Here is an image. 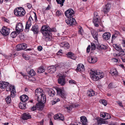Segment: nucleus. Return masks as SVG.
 Segmentation results:
<instances>
[{
  "instance_id": "nucleus-2",
  "label": "nucleus",
  "mask_w": 125,
  "mask_h": 125,
  "mask_svg": "<svg viewBox=\"0 0 125 125\" xmlns=\"http://www.w3.org/2000/svg\"><path fill=\"white\" fill-rule=\"evenodd\" d=\"M90 75L93 80L95 81L99 80L104 77L103 73L93 71H91L90 73Z\"/></svg>"
},
{
  "instance_id": "nucleus-13",
  "label": "nucleus",
  "mask_w": 125,
  "mask_h": 125,
  "mask_svg": "<svg viewBox=\"0 0 125 125\" xmlns=\"http://www.w3.org/2000/svg\"><path fill=\"white\" fill-rule=\"evenodd\" d=\"M58 82L61 85H64L66 83L65 77L63 76H59L58 79Z\"/></svg>"
},
{
  "instance_id": "nucleus-37",
  "label": "nucleus",
  "mask_w": 125,
  "mask_h": 125,
  "mask_svg": "<svg viewBox=\"0 0 125 125\" xmlns=\"http://www.w3.org/2000/svg\"><path fill=\"white\" fill-rule=\"evenodd\" d=\"M27 72L28 74L31 76H34L35 74V72L32 69L30 70L29 71H27Z\"/></svg>"
},
{
  "instance_id": "nucleus-36",
  "label": "nucleus",
  "mask_w": 125,
  "mask_h": 125,
  "mask_svg": "<svg viewBox=\"0 0 125 125\" xmlns=\"http://www.w3.org/2000/svg\"><path fill=\"white\" fill-rule=\"evenodd\" d=\"M6 102L7 104L10 103L11 101V97L10 95H9L5 98Z\"/></svg>"
},
{
  "instance_id": "nucleus-29",
  "label": "nucleus",
  "mask_w": 125,
  "mask_h": 125,
  "mask_svg": "<svg viewBox=\"0 0 125 125\" xmlns=\"http://www.w3.org/2000/svg\"><path fill=\"white\" fill-rule=\"evenodd\" d=\"M48 92L49 95L51 97L53 96L56 93L55 91L52 89L49 90Z\"/></svg>"
},
{
  "instance_id": "nucleus-10",
  "label": "nucleus",
  "mask_w": 125,
  "mask_h": 125,
  "mask_svg": "<svg viewBox=\"0 0 125 125\" xmlns=\"http://www.w3.org/2000/svg\"><path fill=\"white\" fill-rule=\"evenodd\" d=\"M10 29L5 26L2 27L1 30L0 31L1 33L5 36L8 35L10 33Z\"/></svg>"
},
{
  "instance_id": "nucleus-25",
  "label": "nucleus",
  "mask_w": 125,
  "mask_h": 125,
  "mask_svg": "<svg viewBox=\"0 0 125 125\" xmlns=\"http://www.w3.org/2000/svg\"><path fill=\"white\" fill-rule=\"evenodd\" d=\"M88 61L89 63H94L97 62V59L94 57L91 56L89 58Z\"/></svg>"
},
{
  "instance_id": "nucleus-16",
  "label": "nucleus",
  "mask_w": 125,
  "mask_h": 125,
  "mask_svg": "<svg viewBox=\"0 0 125 125\" xmlns=\"http://www.w3.org/2000/svg\"><path fill=\"white\" fill-rule=\"evenodd\" d=\"M66 56L68 58L72 59L73 60H75L77 57L74 54L71 52H69L66 54Z\"/></svg>"
},
{
  "instance_id": "nucleus-61",
  "label": "nucleus",
  "mask_w": 125,
  "mask_h": 125,
  "mask_svg": "<svg viewBox=\"0 0 125 125\" xmlns=\"http://www.w3.org/2000/svg\"><path fill=\"white\" fill-rule=\"evenodd\" d=\"M122 44L123 46L125 47V40H122Z\"/></svg>"
},
{
  "instance_id": "nucleus-22",
  "label": "nucleus",
  "mask_w": 125,
  "mask_h": 125,
  "mask_svg": "<svg viewBox=\"0 0 125 125\" xmlns=\"http://www.w3.org/2000/svg\"><path fill=\"white\" fill-rule=\"evenodd\" d=\"M80 121L83 125H87V119L85 116H81L80 117Z\"/></svg>"
},
{
  "instance_id": "nucleus-60",
  "label": "nucleus",
  "mask_w": 125,
  "mask_h": 125,
  "mask_svg": "<svg viewBox=\"0 0 125 125\" xmlns=\"http://www.w3.org/2000/svg\"><path fill=\"white\" fill-rule=\"evenodd\" d=\"M51 8L49 5H48V6L46 8L45 10H48L51 9Z\"/></svg>"
},
{
  "instance_id": "nucleus-9",
  "label": "nucleus",
  "mask_w": 125,
  "mask_h": 125,
  "mask_svg": "<svg viewBox=\"0 0 125 125\" xmlns=\"http://www.w3.org/2000/svg\"><path fill=\"white\" fill-rule=\"evenodd\" d=\"M65 16L68 18L73 17L74 15V11L71 9H69L66 11L65 12Z\"/></svg>"
},
{
  "instance_id": "nucleus-57",
  "label": "nucleus",
  "mask_w": 125,
  "mask_h": 125,
  "mask_svg": "<svg viewBox=\"0 0 125 125\" xmlns=\"http://www.w3.org/2000/svg\"><path fill=\"white\" fill-rule=\"evenodd\" d=\"M42 47L41 46H39L38 47L37 49L39 51H41L42 50Z\"/></svg>"
},
{
  "instance_id": "nucleus-12",
  "label": "nucleus",
  "mask_w": 125,
  "mask_h": 125,
  "mask_svg": "<svg viewBox=\"0 0 125 125\" xmlns=\"http://www.w3.org/2000/svg\"><path fill=\"white\" fill-rule=\"evenodd\" d=\"M44 93L42 90L40 88L36 89L35 91V94L37 96V99H40V97L43 95Z\"/></svg>"
},
{
  "instance_id": "nucleus-28",
  "label": "nucleus",
  "mask_w": 125,
  "mask_h": 125,
  "mask_svg": "<svg viewBox=\"0 0 125 125\" xmlns=\"http://www.w3.org/2000/svg\"><path fill=\"white\" fill-rule=\"evenodd\" d=\"M61 45L62 47H64V48L67 49L70 47V45L67 42H62L61 44Z\"/></svg>"
},
{
  "instance_id": "nucleus-5",
  "label": "nucleus",
  "mask_w": 125,
  "mask_h": 125,
  "mask_svg": "<svg viewBox=\"0 0 125 125\" xmlns=\"http://www.w3.org/2000/svg\"><path fill=\"white\" fill-rule=\"evenodd\" d=\"M12 85H10L9 83L7 82L3 81H0V87L2 89H3L6 87V91H11Z\"/></svg>"
},
{
  "instance_id": "nucleus-35",
  "label": "nucleus",
  "mask_w": 125,
  "mask_h": 125,
  "mask_svg": "<svg viewBox=\"0 0 125 125\" xmlns=\"http://www.w3.org/2000/svg\"><path fill=\"white\" fill-rule=\"evenodd\" d=\"M19 33H17V32L16 31H14L11 33L10 36L12 38H14Z\"/></svg>"
},
{
  "instance_id": "nucleus-40",
  "label": "nucleus",
  "mask_w": 125,
  "mask_h": 125,
  "mask_svg": "<svg viewBox=\"0 0 125 125\" xmlns=\"http://www.w3.org/2000/svg\"><path fill=\"white\" fill-rule=\"evenodd\" d=\"M120 52V53H119L117 54H116V56H118V57L119 56H124L125 54V52L123 49L122 51L121 52Z\"/></svg>"
},
{
  "instance_id": "nucleus-48",
  "label": "nucleus",
  "mask_w": 125,
  "mask_h": 125,
  "mask_svg": "<svg viewBox=\"0 0 125 125\" xmlns=\"http://www.w3.org/2000/svg\"><path fill=\"white\" fill-rule=\"evenodd\" d=\"M60 99L58 98H57V99H54V100L52 101V104L53 105L54 104L60 101Z\"/></svg>"
},
{
  "instance_id": "nucleus-64",
  "label": "nucleus",
  "mask_w": 125,
  "mask_h": 125,
  "mask_svg": "<svg viewBox=\"0 0 125 125\" xmlns=\"http://www.w3.org/2000/svg\"><path fill=\"white\" fill-rule=\"evenodd\" d=\"M62 51V50H60L57 53V54L58 55H60V53H62L61 51Z\"/></svg>"
},
{
  "instance_id": "nucleus-27",
  "label": "nucleus",
  "mask_w": 125,
  "mask_h": 125,
  "mask_svg": "<svg viewBox=\"0 0 125 125\" xmlns=\"http://www.w3.org/2000/svg\"><path fill=\"white\" fill-rule=\"evenodd\" d=\"M39 103L36 104L37 107L38 108V110H42L43 107V104L44 103H42V102H39L38 101Z\"/></svg>"
},
{
  "instance_id": "nucleus-17",
  "label": "nucleus",
  "mask_w": 125,
  "mask_h": 125,
  "mask_svg": "<svg viewBox=\"0 0 125 125\" xmlns=\"http://www.w3.org/2000/svg\"><path fill=\"white\" fill-rule=\"evenodd\" d=\"M31 116L28 113H24L22 115L21 118L23 120H27L31 118Z\"/></svg>"
},
{
  "instance_id": "nucleus-20",
  "label": "nucleus",
  "mask_w": 125,
  "mask_h": 125,
  "mask_svg": "<svg viewBox=\"0 0 125 125\" xmlns=\"http://www.w3.org/2000/svg\"><path fill=\"white\" fill-rule=\"evenodd\" d=\"M111 34L109 32H107L104 33L102 35L103 39L105 40H108L111 37Z\"/></svg>"
},
{
  "instance_id": "nucleus-8",
  "label": "nucleus",
  "mask_w": 125,
  "mask_h": 125,
  "mask_svg": "<svg viewBox=\"0 0 125 125\" xmlns=\"http://www.w3.org/2000/svg\"><path fill=\"white\" fill-rule=\"evenodd\" d=\"M67 20H65L66 22L69 26H72L73 25H76V21L75 19L73 17H70Z\"/></svg>"
},
{
  "instance_id": "nucleus-43",
  "label": "nucleus",
  "mask_w": 125,
  "mask_h": 125,
  "mask_svg": "<svg viewBox=\"0 0 125 125\" xmlns=\"http://www.w3.org/2000/svg\"><path fill=\"white\" fill-rule=\"evenodd\" d=\"M91 49L92 50H94L96 48V46L95 44L93 43H91Z\"/></svg>"
},
{
  "instance_id": "nucleus-51",
  "label": "nucleus",
  "mask_w": 125,
  "mask_h": 125,
  "mask_svg": "<svg viewBox=\"0 0 125 125\" xmlns=\"http://www.w3.org/2000/svg\"><path fill=\"white\" fill-rule=\"evenodd\" d=\"M37 106H36V105L35 106H33L32 107H31V109L32 111H34L35 110L37 109L38 108L37 107Z\"/></svg>"
},
{
  "instance_id": "nucleus-58",
  "label": "nucleus",
  "mask_w": 125,
  "mask_h": 125,
  "mask_svg": "<svg viewBox=\"0 0 125 125\" xmlns=\"http://www.w3.org/2000/svg\"><path fill=\"white\" fill-rule=\"evenodd\" d=\"M112 60L114 62H118V59L115 58H113L112 59Z\"/></svg>"
},
{
  "instance_id": "nucleus-41",
  "label": "nucleus",
  "mask_w": 125,
  "mask_h": 125,
  "mask_svg": "<svg viewBox=\"0 0 125 125\" xmlns=\"http://www.w3.org/2000/svg\"><path fill=\"white\" fill-rule=\"evenodd\" d=\"M22 44H20L17 45L16 47V49L17 51H20L21 50V48L22 47Z\"/></svg>"
},
{
  "instance_id": "nucleus-34",
  "label": "nucleus",
  "mask_w": 125,
  "mask_h": 125,
  "mask_svg": "<svg viewBox=\"0 0 125 125\" xmlns=\"http://www.w3.org/2000/svg\"><path fill=\"white\" fill-rule=\"evenodd\" d=\"M20 103L19 104V107L21 109H25L26 108V105L25 104V103Z\"/></svg>"
},
{
  "instance_id": "nucleus-1",
  "label": "nucleus",
  "mask_w": 125,
  "mask_h": 125,
  "mask_svg": "<svg viewBox=\"0 0 125 125\" xmlns=\"http://www.w3.org/2000/svg\"><path fill=\"white\" fill-rule=\"evenodd\" d=\"M41 31L44 35V38L46 41H47L50 40L52 35L51 32H56L57 31V30L55 28L51 29L50 27L45 25L42 27Z\"/></svg>"
},
{
  "instance_id": "nucleus-19",
  "label": "nucleus",
  "mask_w": 125,
  "mask_h": 125,
  "mask_svg": "<svg viewBox=\"0 0 125 125\" xmlns=\"http://www.w3.org/2000/svg\"><path fill=\"white\" fill-rule=\"evenodd\" d=\"M111 7V5L109 3H107L105 5L103 11L104 14H107L109 11Z\"/></svg>"
},
{
  "instance_id": "nucleus-54",
  "label": "nucleus",
  "mask_w": 125,
  "mask_h": 125,
  "mask_svg": "<svg viewBox=\"0 0 125 125\" xmlns=\"http://www.w3.org/2000/svg\"><path fill=\"white\" fill-rule=\"evenodd\" d=\"M108 87L109 88H113L112 83H110L108 85Z\"/></svg>"
},
{
  "instance_id": "nucleus-53",
  "label": "nucleus",
  "mask_w": 125,
  "mask_h": 125,
  "mask_svg": "<svg viewBox=\"0 0 125 125\" xmlns=\"http://www.w3.org/2000/svg\"><path fill=\"white\" fill-rule=\"evenodd\" d=\"M91 46L90 45H88L86 51L87 53H89L90 51Z\"/></svg>"
},
{
  "instance_id": "nucleus-46",
  "label": "nucleus",
  "mask_w": 125,
  "mask_h": 125,
  "mask_svg": "<svg viewBox=\"0 0 125 125\" xmlns=\"http://www.w3.org/2000/svg\"><path fill=\"white\" fill-rule=\"evenodd\" d=\"M99 101L100 103L102 104L104 106H106L107 105V103L105 100L103 99Z\"/></svg>"
},
{
  "instance_id": "nucleus-21",
  "label": "nucleus",
  "mask_w": 125,
  "mask_h": 125,
  "mask_svg": "<svg viewBox=\"0 0 125 125\" xmlns=\"http://www.w3.org/2000/svg\"><path fill=\"white\" fill-rule=\"evenodd\" d=\"M77 71L83 72L85 70V68L83 65L82 64H78L76 68Z\"/></svg>"
},
{
  "instance_id": "nucleus-4",
  "label": "nucleus",
  "mask_w": 125,
  "mask_h": 125,
  "mask_svg": "<svg viewBox=\"0 0 125 125\" xmlns=\"http://www.w3.org/2000/svg\"><path fill=\"white\" fill-rule=\"evenodd\" d=\"M99 17L98 13L95 12L94 13V17L93 20V22L94 26L97 27L99 26V25L102 26V24L100 23V20L99 19Z\"/></svg>"
},
{
  "instance_id": "nucleus-52",
  "label": "nucleus",
  "mask_w": 125,
  "mask_h": 125,
  "mask_svg": "<svg viewBox=\"0 0 125 125\" xmlns=\"http://www.w3.org/2000/svg\"><path fill=\"white\" fill-rule=\"evenodd\" d=\"M117 35H116L115 34H114L112 36V41L114 40L116 37Z\"/></svg>"
},
{
  "instance_id": "nucleus-6",
  "label": "nucleus",
  "mask_w": 125,
  "mask_h": 125,
  "mask_svg": "<svg viewBox=\"0 0 125 125\" xmlns=\"http://www.w3.org/2000/svg\"><path fill=\"white\" fill-rule=\"evenodd\" d=\"M33 20L31 16L29 17L28 21L26 23L25 30V31L28 32L29 31L30 28L32 24Z\"/></svg>"
},
{
  "instance_id": "nucleus-15",
  "label": "nucleus",
  "mask_w": 125,
  "mask_h": 125,
  "mask_svg": "<svg viewBox=\"0 0 125 125\" xmlns=\"http://www.w3.org/2000/svg\"><path fill=\"white\" fill-rule=\"evenodd\" d=\"M39 26L37 24H35L33 25L31 30L32 31L34 34H38L39 31Z\"/></svg>"
},
{
  "instance_id": "nucleus-55",
  "label": "nucleus",
  "mask_w": 125,
  "mask_h": 125,
  "mask_svg": "<svg viewBox=\"0 0 125 125\" xmlns=\"http://www.w3.org/2000/svg\"><path fill=\"white\" fill-rule=\"evenodd\" d=\"M106 113H103L102 114H101L100 115V116L101 117H103V118H105V115Z\"/></svg>"
},
{
  "instance_id": "nucleus-23",
  "label": "nucleus",
  "mask_w": 125,
  "mask_h": 125,
  "mask_svg": "<svg viewBox=\"0 0 125 125\" xmlns=\"http://www.w3.org/2000/svg\"><path fill=\"white\" fill-rule=\"evenodd\" d=\"M20 100L23 102L24 103L27 101L28 99V97L26 95H23L20 97Z\"/></svg>"
},
{
  "instance_id": "nucleus-50",
  "label": "nucleus",
  "mask_w": 125,
  "mask_h": 125,
  "mask_svg": "<svg viewBox=\"0 0 125 125\" xmlns=\"http://www.w3.org/2000/svg\"><path fill=\"white\" fill-rule=\"evenodd\" d=\"M119 52H121V51H122V49L121 47L119 46H118L116 49Z\"/></svg>"
},
{
  "instance_id": "nucleus-11",
  "label": "nucleus",
  "mask_w": 125,
  "mask_h": 125,
  "mask_svg": "<svg viewBox=\"0 0 125 125\" xmlns=\"http://www.w3.org/2000/svg\"><path fill=\"white\" fill-rule=\"evenodd\" d=\"M23 29V26L22 23L19 22L16 24L15 30L18 33L22 32Z\"/></svg>"
},
{
  "instance_id": "nucleus-7",
  "label": "nucleus",
  "mask_w": 125,
  "mask_h": 125,
  "mask_svg": "<svg viewBox=\"0 0 125 125\" xmlns=\"http://www.w3.org/2000/svg\"><path fill=\"white\" fill-rule=\"evenodd\" d=\"M57 91V95H59L62 98L65 99L66 98V94L63 89L59 88H57L55 89Z\"/></svg>"
},
{
  "instance_id": "nucleus-31",
  "label": "nucleus",
  "mask_w": 125,
  "mask_h": 125,
  "mask_svg": "<svg viewBox=\"0 0 125 125\" xmlns=\"http://www.w3.org/2000/svg\"><path fill=\"white\" fill-rule=\"evenodd\" d=\"M110 73L113 76H116L117 75V71L116 69L114 68L112 69H111Z\"/></svg>"
},
{
  "instance_id": "nucleus-63",
  "label": "nucleus",
  "mask_w": 125,
  "mask_h": 125,
  "mask_svg": "<svg viewBox=\"0 0 125 125\" xmlns=\"http://www.w3.org/2000/svg\"><path fill=\"white\" fill-rule=\"evenodd\" d=\"M114 34H115L116 35H117L119 34V32L118 31H115V33Z\"/></svg>"
},
{
  "instance_id": "nucleus-26",
  "label": "nucleus",
  "mask_w": 125,
  "mask_h": 125,
  "mask_svg": "<svg viewBox=\"0 0 125 125\" xmlns=\"http://www.w3.org/2000/svg\"><path fill=\"white\" fill-rule=\"evenodd\" d=\"M72 104H67L64 106V108L66 109L68 112L71 111L73 108Z\"/></svg>"
},
{
  "instance_id": "nucleus-38",
  "label": "nucleus",
  "mask_w": 125,
  "mask_h": 125,
  "mask_svg": "<svg viewBox=\"0 0 125 125\" xmlns=\"http://www.w3.org/2000/svg\"><path fill=\"white\" fill-rule=\"evenodd\" d=\"M65 0H56V1L58 4L61 5V6L62 7L63 5V3Z\"/></svg>"
},
{
  "instance_id": "nucleus-18",
  "label": "nucleus",
  "mask_w": 125,
  "mask_h": 125,
  "mask_svg": "<svg viewBox=\"0 0 125 125\" xmlns=\"http://www.w3.org/2000/svg\"><path fill=\"white\" fill-rule=\"evenodd\" d=\"M54 118L55 120L57 119L62 121L64 120V118L63 115L59 113L54 115Z\"/></svg>"
},
{
  "instance_id": "nucleus-49",
  "label": "nucleus",
  "mask_w": 125,
  "mask_h": 125,
  "mask_svg": "<svg viewBox=\"0 0 125 125\" xmlns=\"http://www.w3.org/2000/svg\"><path fill=\"white\" fill-rule=\"evenodd\" d=\"M69 83L71 84H76V82L75 81L72 80H70L69 81Z\"/></svg>"
},
{
  "instance_id": "nucleus-24",
  "label": "nucleus",
  "mask_w": 125,
  "mask_h": 125,
  "mask_svg": "<svg viewBox=\"0 0 125 125\" xmlns=\"http://www.w3.org/2000/svg\"><path fill=\"white\" fill-rule=\"evenodd\" d=\"M46 100V98L44 94L42 95L40 97V99H38V101L39 102H42V103H45Z\"/></svg>"
},
{
  "instance_id": "nucleus-62",
  "label": "nucleus",
  "mask_w": 125,
  "mask_h": 125,
  "mask_svg": "<svg viewBox=\"0 0 125 125\" xmlns=\"http://www.w3.org/2000/svg\"><path fill=\"white\" fill-rule=\"evenodd\" d=\"M118 45H117L116 44H113V47L115 49L116 48Z\"/></svg>"
},
{
  "instance_id": "nucleus-14",
  "label": "nucleus",
  "mask_w": 125,
  "mask_h": 125,
  "mask_svg": "<svg viewBox=\"0 0 125 125\" xmlns=\"http://www.w3.org/2000/svg\"><path fill=\"white\" fill-rule=\"evenodd\" d=\"M59 66L58 65H56L54 66H52L48 68L49 72L50 73H52L55 72L56 70L57 69Z\"/></svg>"
},
{
  "instance_id": "nucleus-32",
  "label": "nucleus",
  "mask_w": 125,
  "mask_h": 125,
  "mask_svg": "<svg viewBox=\"0 0 125 125\" xmlns=\"http://www.w3.org/2000/svg\"><path fill=\"white\" fill-rule=\"evenodd\" d=\"M12 90L11 91V93L10 96L11 97H13L15 96V94L16 93L15 89L13 86H11Z\"/></svg>"
},
{
  "instance_id": "nucleus-30",
  "label": "nucleus",
  "mask_w": 125,
  "mask_h": 125,
  "mask_svg": "<svg viewBox=\"0 0 125 125\" xmlns=\"http://www.w3.org/2000/svg\"><path fill=\"white\" fill-rule=\"evenodd\" d=\"M87 94L89 96H92L95 95V93L91 89L87 91Z\"/></svg>"
},
{
  "instance_id": "nucleus-59",
  "label": "nucleus",
  "mask_w": 125,
  "mask_h": 125,
  "mask_svg": "<svg viewBox=\"0 0 125 125\" xmlns=\"http://www.w3.org/2000/svg\"><path fill=\"white\" fill-rule=\"evenodd\" d=\"M121 59H122L123 62H125V57H122L121 58Z\"/></svg>"
},
{
  "instance_id": "nucleus-47",
  "label": "nucleus",
  "mask_w": 125,
  "mask_h": 125,
  "mask_svg": "<svg viewBox=\"0 0 125 125\" xmlns=\"http://www.w3.org/2000/svg\"><path fill=\"white\" fill-rule=\"evenodd\" d=\"M111 116L109 114L106 113V114H105V118L104 119V120L109 119L111 118Z\"/></svg>"
},
{
  "instance_id": "nucleus-42",
  "label": "nucleus",
  "mask_w": 125,
  "mask_h": 125,
  "mask_svg": "<svg viewBox=\"0 0 125 125\" xmlns=\"http://www.w3.org/2000/svg\"><path fill=\"white\" fill-rule=\"evenodd\" d=\"M22 47L21 48V50H25L26 48L27 47V45L25 43H22Z\"/></svg>"
},
{
  "instance_id": "nucleus-3",
  "label": "nucleus",
  "mask_w": 125,
  "mask_h": 125,
  "mask_svg": "<svg viewBox=\"0 0 125 125\" xmlns=\"http://www.w3.org/2000/svg\"><path fill=\"white\" fill-rule=\"evenodd\" d=\"M14 14L17 16H22L25 14V11L22 7H20L16 8L14 11Z\"/></svg>"
},
{
  "instance_id": "nucleus-39",
  "label": "nucleus",
  "mask_w": 125,
  "mask_h": 125,
  "mask_svg": "<svg viewBox=\"0 0 125 125\" xmlns=\"http://www.w3.org/2000/svg\"><path fill=\"white\" fill-rule=\"evenodd\" d=\"M45 71V69L43 68L42 67H40L38 70V72L39 73H43Z\"/></svg>"
},
{
  "instance_id": "nucleus-56",
  "label": "nucleus",
  "mask_w": 125,
  "mask_h": 125,
  "mask_svg": "<svg viewBox=\"0 0 125 125\" xmlns=\"http://www.w3.org/2000/svg\"><path fill=\"white\" fill-rule=\"evenodd\" d=\"M72 106H73V108L78 107L79 106V105H78V104H72Z\"/></svg>"
},
{
  "instance_id": "nucleus-45",
  "label": "nucleus",
  "mask_w": 125,
  "mask_h": 125,
  "mask_svg": "<svg viewBox=\"0 0 125 125\" xmlns=\"http://www.w3.org/2000/svg\"><path fill=\"white\" fill-rule=\"evenodd\" d=\"M99 48L100 49H107V46L103 44L99 46Z\"/></svg>"
},
{
  "instance_id": "nucleus-44",
  "label": "nucleus",
  "mask_w": 125,
  "mask_h": 125,
  "mask_svg": "<svg viewBox=\"0 0 125 125\" xmlns=\"http://www.w3.org/2000/svg\"><path fill=\"white\" fill-rule=\"evenodd\" d=\"M56 16L59 17V16L62 15L63 13L61 11L57 10L56 12Z\"/></svg>"
},
{
  "instance_id": "nucleus-33",
  "label": "nucleus",
  "mask_w": 125,
  "mask_h": 125,
  "mask_svg": "<svg viewBox=\"0 0 125 125\" xmlns=\"http://www.w3.org/2000/svg\"><path fill=\"white\" fill-rule=\"evenodd\" d=\"M91 33L93 38L95 40L97 39V36L98 34L97 32L95 31H91Z\"/></svg>"
}]
</instances>
